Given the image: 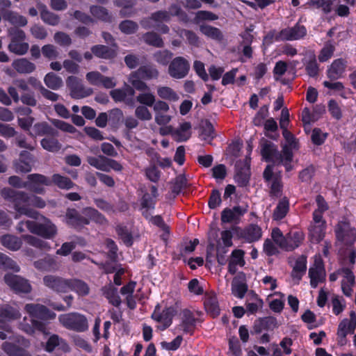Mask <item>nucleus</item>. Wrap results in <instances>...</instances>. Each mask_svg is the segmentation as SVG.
Returning <instances> with one entry per match:
<instances>
[{"mask_svg": "<svg viewBox=\"0 0 356 356\" xmlns=\"http://www.w3.org/2000/svg\"><path fill=\"white\" fill-rule=\"evenodd\" d=\"M248 284L244 282L234 280L232 283V294L238 298H243L248 291Z\"/></svg>", "mask_w": 356, "mask_h": 356, "instance_id": "5fc2aeb1", "label": "nucleus"}, {"mask_svg": "<svg viewBox=\"0 0 356 356\" xmlns=\"http://www.w3.org/2000/svg\"><path fill=\"white\" fill-rule=\"evenodd\" d=\"M34 266L35 268L40 270L50 271L55 268L56 261L54 258L47 256L43 259L35 261L34 262Z\"/></svg>", "mask_w": 356, "mask_h": 356, "instance_id": "603ef678", "label": "nucleus"}, {"mask_svg": "<svg viewBox=\"0 0 356 356\" xmlns=\"http://www.w3.org/2000/svg\"><path fill=\"white\" fill-rule=\"evenodd\" d=\"M133 76L140 77L144 80H150L157 79L159 76V71L152 65H144L134 71Z\"/></svg>", "mask_w": 356, "mask_h": 356, "instance_id": "c756f323", "label": "nucleus"}, {"mask_svg": "<svg viewBox=\"0 0 356 356\" xmlns=\"http://www.w3.org/2000/svg\"><path fill=\"white\" fill-rule=\"evenodd\" d=\"M83 211L90 222L92 221L100 225H106L108 223L106 218L95 208L86 207Z\"/></svg>", "mask_w": 356, "mask_h": 356, "instance_id": "ea45409f", "label": "nucleus"}, {"mask_svg": "<svg viewBox=\"0 0 356 356\" xmlns=\"http://www.w3.org/2000/svg\"><path fill=\"white\" fill-rule=\"evenodd\" d=\"M347 64V61L342 58L334 60L326 71L327 78L330 81H335L342 78Z\"/></svg>", "mask_w": 356, "mask_h": 356, "instance_id": "f3484780", "label": "nucleus"}, {"mask_svg": "<svg viewBox=\"0 0 356 356\" xmlns=\"http://www.w3.org/2000/svg\"><path fill=\"white\" fill-rule=\"evenodd\" d=\"M1 243L5 248L12 251L19 250L22 245V239L12 234L3 235L1 238Z\"/></svg>", "mask_w": 356, "mask_h": 356, "instance_id": "58836bf2", "label": "nucleus"}, {"mask_svg": "<svg viewBox=\"0 0 356 356\" xmlns=\"http://www.w3.org/2000/svg\"><path fill=\"white\" fill-rule=\"evenodd\" d=\"M327 136L328 134L323 132L320 128H314L312 132L311 140L314 145L320 146L325 143Z\"/></svg>", "mask_w": 356, "mask_h": 356, "instance_id": "338daca9", "label": "nucleus"}, {"mask_svg": "<svg viewBox=\"0 0 356 356\" xmlns=\"http://www.w3.org/2000/svg\"><path fill=\"white\" fill-rule=\"evenodd\" d=\"M124 114L120 108H115L108 111V122L113 127H117L122 122Z\"/></svg>", "mask_w": 356, "mask_h": 356, "instance_id": "bf43d9fd", "label": "nucleus"}, {"mask_svg": "<svg viewBox=\"0 0 356 356\" xmlns=\"http://www.w3.org/2000/svg\"><path fill=\"white\" fill-rule=\"evenodd\" d=\"M138 29V24L132 20L126 19L122 21L119 24V29L120 31L127 35L136 33Z\"/></svg>", "mask_w": 356, "mask_h": 356, "instance_id": "680f3d73", "label": "nucleus"}, {"mask_svg": "<svg viewBox=\"0 0 356 356\" xmlns=\"http://www.w3.org/2000/svg\"><path fill=\"white\" fill-rule=\"evenodd\" d=\"M0 269L3 270H13L15 272L19 271V267L16 262L2 252H0Z\"/></svg>", "mask_w": 356, "mask_h": 356, "instance_id": "6e6d98bb", "label": "nucleus"}, {"mask_svg": "<svg viewBox=\"0 0 356 356\" xmlns=\"http://www.w3.org/2000/svg\"><path fill=\"white\" fill-rule=\"evenodd\" d=\"M26 179L27 180L24 181L19 177L13 175L8 178V183L13 187L26 188L35 194L43 195L45 193L44 188L41 186V184H46L47 181L45 175L33 173L28 175Z\"/></svg>", "mask_w": 356, "mask_h": 356, "instance_id": "f03ea898", "label": "nucleus"}, {"mask_svg": "<svg viewBox=\"0 0 356 356\" xmlns=\"http://www.w3.org/2000/svg\"><path fill=\"white\" fill-rule=\"evenodd\" d=\"M309 277L310 278V285L312 289L317 287L320 282L325 280V271L324 264L321 259L316 261L314 267H311L309 269Z\"/></svg>", "mask_w": 356, "mask_h": 356, "instance_id": "6ab92c4d", "label": "nucleus"}, {"mask_svg": "<svg viewBox=\"0 0 356 356\" xmlns=\"http://www.w3.org/2000/svg\"><path fill=\"white\" fill-rule=\"evenodd\" d=\"M250 159H245L243 162H237L236 166L237 171L235 175V181L239 186H246L250 180Z\"/></svg>", "mask_w": 356, "mask_h": 356, "instance_id": "412c9836", "label": "nucleus"}, {"mask_svg": "<svg viewBox=\"0 0 356 356\" xmlns=\"http://www.w3.org/2000/svg\"><path fill=\"white\" fill-rule=\"evenodd\" d=\"M336 241L340 244L352 247L356 243V227L346 218L339 220L334 228Z\"/></svg>", "mask_w": 356, "mask_h": 356, "instance_id": "7ed1b4c3", "label": "nucleus"}, {"mask_svg": "<svg viewBox=\"0 0 356 356\" xmlns=\"http://www.w3.org/2000/svg\"><path fill=\"white\" fill-rule=\"evenodd\" d=\"M24 309L31 318L42 321L53 320L56 316L54 312L41 304L28 303L25 305Z\"/></svg>", "mask_w": 356, "mask_h": 356, "instance_id": "9d476101", "label": "nucleus"}, {"mask_svg": "<svg viewBox=\"0 0 356 356\" xmlns=\"http://www.w3.org/2000/svg\"><path fill=\"white\" fill-rule=\"evenodd\" d=\"M307 74L314 78L318 75L319 65L316 61V56L313 55L311 58L304 63Z\"/></svg>", "mask_w": 356, "mask_h": 356, "instance_id": "13d9d810", "label": "nucleus"}, {"mask_svg": "<svg viewBox=\"0 0 356 356\" xmlns=\"http://www.w3.org/2000/svg\"><path fill=\"white\" fill-rule=\"evenodd\" d=\"M102 293L112 305L119 307L121 305L122 301L118 293V289L111 284L102 288Z\"/></svg>", "mask_w": 356, "mask_h": 356, "instance_id": "e433bc0d", "label": "nucleus"}, {"mask_svg": "<svg viewBox=\"0 0 356 356\" xmlns=\"http://www.w3.org/2000/svg\"><path fill=\"white\" fill-rule=\"evenodd\" d=\"M47 179L46 184H41V186H50L52 184L56 185L60 189L70 190L75 186V184L67 177L63 176L60 174L55 173L51 178L45 176Z\"/></svg>", "mask_w": 356, "mask_h": 356, "instance_id": "4be33fe9", "label": "nucleus"}, {"mask_svg": "<svg viewBox=\"0 0 356 356\" xmlns=\"http://www.w3.org/2000/svg\"><path fill=\"white\" fill-rule=\"evenodd\" d=\"M2 197L9 202L16 211L15 218L24 215L37 219L38 213L29 208L31 196L24 191H19L10 188H3L1 191Z\"/></svg>", "mask_w": 356, "mask_h": 356, "instance_id": "f257e3e1", "label": "nucleus"}, {"mask_svg": "<svg viewBox=\"0 0 356 356\" xmlns=\"http://www.w3.org/2000/svg\"><path fill=\"white\" fill-rule=\"evenodd\" d=\"M261 155L266 162H276L281 157L277 145L273 143L262 138L260 141Z\"/></svg>", "mask_w": 356, "mask_h": 356, "instance_id": "ddd939ff", "label": "nucleus"}, {"mask_svg": "<svg viewBox=\"0 0 356 356\" xmlns=\"http://www.w3.org/2000/svg\"><path fill=\"white\" fill-rule=\"evenodd\" d=\"M65 218L68 225L77 229H80L85 225L90 224L89 219L82 216L75 209H67L65 213Z\"/></svg>", "mask_w": 356, "mask_h": 356, "instance_id": "dca6fc26", "label": "nucleus"}, {"mask_svg": "<svg viewBox=\"0 0 356 356\" xmlns=\"http://www.w3.org/2000/svg\"><path fill=\"white\" fill-rule=\"evenodd\" d=\"M33 133L31 131L29 133L32 137L44 135L56 136L58 135V131L46 122L35 123L33 125Z\"/></svg>", "mask_w": 356, "mask_h": 356, "instance_id": "c85d7f7f", "label": "nucleus"}, {"mask_svg": "<svg viewBox=\"0 0 356 356\" xmlns=\"http://www.w3.org/2000/svg\"><path fill=\"white\" fill-rule=\"evenodd\" d=\"M201 136L204 140H211L215 138V130L212 123L207 120L201 127Z\"/></svg>", "mask_w": 356, "mask_h": 356, "instance_id": "0e129e2a", "label": "nucleus"}, {"mask_svg": "<svg viewBox=\"0 0 356 356\" xmlns=\"http://www.w3.org/2000/svg\"><path fill=\"white\" fill-rule=\"evenodd\" d=\"M118 49L117 43L114 42L112 47L104 44H95L90 48V50L93 55L98 58L113 60L117 56Z\"/></svg>", "mask_w": 356, "mask_h": 356, "instance_id": "4468645a", "label": "nucleus"}, {"mask_svg": "<svg viewBox=\"0 0 356 356\" xmlns=\"http://www.w3.org/2000/svg\"><path fill=\"white\" fill-rule=\"evenodd\" d=\"M280 35L284 37V41L298 40L307 35V29L304 25L296 23L293 27L282 29Z\"/></svg>", "mask_w": 356, "mask_h": 356, "instance_id": "aec40b11", "label": "nucleus"}, {"mask_svg": "<svg viewBox=\"0 0 356 356\" xmlns=\"http://www.w3.org/2000/svg\"><path fill=\"white\" fill-rule=\"evenodd\" d=\"M8 50L16 55H24L29 49V44L24 40L19 42H10L8 46Z\"/></svg>", "mask_w": 356, "mask_h": 356, "instance_id": "3c124183", "label": "nucleus"}, {"mask_svg": "<svg viewBox=\"0 0 356 356\" xmlns=\"http://www.w3.org/2000/svg\"><path fill=\"white\" fill-rule=\"evenodd\" d=\"M60 323L66 329L77 332H83L88 329L86 317L78 312L60 314L58 316Z\"/></svg>", "mask_w": 356, "mask_h": 356, "instance_id": "20e7f679", "label": "nucleus"}, {"mask_svg": "<svg viewBox=\"0 0 356 356\" xmlns=\"http://www.w3.org/2000/svg\"><path fill=\"white\" fill-rule=\"evenodd\" d=\"M200 29L204 35L213 40L221 41L223 39L221 31L216 27L210 25H202Z\"/></svg>", "mask_w": 356, "mask_h": 356, "instance_id": "49530a36", "label": "nucleus"}, {"mask_svg": "<svg viewBox=\"0 0 356 356\" xmlns=\"http://www.w3.org/2000/svg\"><path fill=\"white\" fill-rule=\"evenodd\" d=\"M350 319L344 318L342 320L339 325L337 329V334H339L340 330L346 336L348 334H353L356 328V314L354 312H351L350 314Z\"/></svg>", "mask_w": 356, "mask_h": 356, "instance_id": "72a5a7b5", "label": "nucleus"}, {"mask_svg": "<svg viewBox=\"0 0 356 356\" xmlns=\"http://www.w3.org/2000/svg\"><path fill=\"white\" fill-rule=\"evenodd\" d=\"M143 39L146 44L155 47L160 48L163 47L164 45V42L161 37L154 31L147 32L143 34Z\"/></svg>", "mask_w": 356, "mask_h": 356, "instance_id": "de8ad7c7", "label": "nucleus"}, {"mask_svg": "<svg viewBox=\"0 0 356 356\" xmlns=\"http://www.w3.org/2000/svg\"><path fill=\"white\" fill-rule=\"evenodd\" d=\"M40 144L44 149L51 152H57L62 147L58 139L55 136H47V137L42 139Z\"/></svg>", "mask_w": 356, "mask_h": 356, "instance_id": "c03bdc74", "label": "nucleus"}, {"mask_svg": "<svg viewBox=\"0 0 356 356\" xmlns=\"http://www.w3.org/2000/svg\"><path fill=\"white\" fill-rule=\"evenodd\" d=\"M1 349L8 356H32L31 353L24 348L8 341H5L2 343Z\"/></svg>", "mask_w": 356, "mask_h": 356, "instance_id": "f704fd0d", "label": "nucleus"}, {"mask_svg": "<svg viewBox=\"0 0 356 356\" xmlns=\"http://www.w3.org/2000/svg\"><path fill=\"white\" fill-rule=\"evenodd\" d=\"M307 270V257L304 255L299 257L296 262L293 268L292 276L300 280L302 275Z\"/></svg>", "mask_w": 356, "mask_h": 356, "instance_id": "37998d69", "label": "nucleus"}, {"mask_svg": "<svg viewBox=\"0 0 356 356\" xmlns=\"http://www.w3.org/2000/svg\"><path fill=\"white\" fill-rule=\"evenodd\" d=\"M190 64L182 56L175 58L170 63L168 73L174 79H180L184 78L188 73Z\"/></svg>", "mask_w": 356, "mask_h": 356, "instance_id": "9b49d317", "label": "nucleus"}, {"mask_svg": "<svg viewBox=\"0 0 356 356\" xmlns=\"http://www.w3.org/2000/svg\"><path fill=\"white\" fill-rule=\"evenodd\" d=\"M264 134L266 137L275 140H277L279 136V134L277 133L278 126L277 122L273 118L267 119L264 122Z\"/></svg>", "mask_w": 356, "mask_h": 356, "instance_id": "a18cd8bd", "label": "nucleus"}, {"mask_svg": "<svg viewBox=\"0 0 356 356\" xmlns=\"http://www.w3.org/2000/svg\"><path fill=\"white\" fill-rule=\"evenodd\" d=\"M67 280L52 275H45L42 279L45 286L57 293L67 292Z\"/></svg>", "mask_w": 356, "mask_h": 356, "instance_id": "2eb2a0df", "label": "nucleus"}, {"mask_svg": "<svg viewBox=\"0 0 356 356\" xmlns=\"http://www.w3.org/2000/svg\"><path fill=\"white\" fill-rule=\"evenodd\" d=\"M4 281L15 293L26 294L32 290L29 281L19 275L7 273L4 276Z\"/></svg>", "mask_w": 356, "mask_h": 356, "instance_id": "6e6552de", "label": "nucleus"}, {"mask_svg": "<svg viewBox=\"0 0 356 356\" xmlns=\"http://www.w3.org/2000/svg\"><path fill=\"white\" fill-rule=\"evenodd\" d=\"M21 318V313L17 307L5 305L0 307V323L17 320Z\"/></svg>", "mask_w": 356, "mask_h": 356, "instance_id": "cd10ccee", "label": "nucleus"}, {"mask_svg": "<svg viewBox=\"0 0 356 356\" xmlns=\"http://www.w3.org/2000/svg\"><path fill=\"white\" fill-rule=\"evenodd\" d=\"M28 225L31 229V233L42 236L46 239L53 238L57 234L56 226L48 218L44 217L43 222L33 221Z\"/></svg>", "mask_w": 356, "mask_h": 356, "instance_id": "0eeeda50", "label": "nucleus"}, {"mask_svg": "<svg viewBox=\"0 0 356 356\" xmlns=\"http://www.w3.org/2000/svg\"><path fill=\"white\" fill-rule=\"evenodd\" d=\"M157 94L163 99L177 101L179 99L177 94L171 88L168 86L158 88Z\"/></svg>", "mask_w": 356, "mask_h": 356, "instance_id": "052dcab7", "label": "nucleus"}, {"mask_svg": "<svg viewBox=\"0 0 356 356\" xmlns=\"http://www.w3.org/2000/svg\"><path fill=\"white\" fill-rule=\"evenodd\" d=\"M290 203L287 197H282L273 213V219L274 220H281L286 217L289 211Z\"/></svg>", "mask_w": 356, "mask_h": 356, "instance_id": "7c9ffc66", "label": "nucleus"}, {"mask_svg": "<svg viewBox=\"0 0 356 356\" xmlns=\"http://www.w3.org/2000/svg\"><path fill=\"white\" fill-rule=\"evenodd\" d=\"M44 82L47 88L54 90L60 89L63 85L62 78L54 72L47 73L44 77Z\"/></svg>", "mask_w": 356, "mask_h": 356, "instance_id": "79ce46f5", "label": "nucleus"}, {"mask_svg": "<svg viewBox=\"0 0 356 356\" xmlns=\"http://www.w3.org/2000/svg\"><path fill=\"white\" fill-rule=\"evenodd\" d=\"M326 228V222L321 225L311 223L308 228L310 241L316 244L321 242L325 236Z\"/></svg>", "mask_w": 356, "mask_h": 356, "instance_id": "a878e982", "label": "nucleus"}, {"mask_svg": "<svg viewBox=\"0 0 356 356\" xmlns=\"http://www.w3.org/2000/svg\"><path fill=\"white\" fill-rule=\"evenodd\" d=\"M246 213V209L240 206H234L232 209L225 208L221 212V221L223 223H230L236 221Z\"/></svg>", "mask_w": 356, "mask_h": 356, "instance_id": "393cba45", "label": "nucleus"}, {"mask_svg": "<svg viewBox=\"0 0 356 356\" xmlns=\"http://www.w3.org/2000/svg\"><path fill=\"white\" fill-rule=\"evenodd\" d=\"M72 291L78 295L85 296L89 293V287L88 284L79 279L67 280V291Z\"/></svg>", "mask_w": 356, "mask_h": 356, "instance_id": "c9c22d12", "label": "nucleus"}, {"mask_svg": "<svg viewBox=\"0 0 356 356\" xmlns=\"http://www.w3.org/2000/svg\"><path fill=\"white\" fill-rule=\"evenodd\" d=\"M203 320L195 316L194 313L188 309H184L181 312V321L175 327V332H181L184 334L193 336L197 324H201Z\"/></svg>", "mask_w": 356, "mask_h": 356, "instance_id": "39448f33", "label": "nucleus"}, {"mask_svg": "<svg viewBox=\"0 0 356 356\" xmlns=\"http://www.w3.org/2000/svg\"><path fill=\"white\" fill-rule=\"evenodd\" d=\"M106 246L108 249L107 258L109 259L112 262H116L118 257V248L115 242L111 238H107L106 240Z\"/></svg>", "mask_w": 356, "mask_h": 356, "instance_id": "774afa93", "label": "nucleus"}, {"mask_svg": "<svg viewBox=\"0 0 356 356\" xmlns=\"http://www.w3.org/2000/svg\"><path fill=\"white\" fill-rule=\"evenodd\" d=\"M142 78L133 76V72L129 74L128 81L131 84L132 88L138 91L149 90V87L145 82L143 81Z\"/></svg>", "mask_w": 356, "mask_h": 356, "instance_id": "69168bd1", "label": "nucleus"}, {"mask_svg": "<svg viewBox=\"0 0 356 356\" xmlns=\"http://www.w3.org/2000/svg\"><path fill=\"white\" fill-rule=\"evenodd\" d=\"M12 66L19 74H31L36 69L35 65L25 58L14 60Z\"/></svg>", "mask_w": 356, "mask_h": 356, "instance_id": "2f4dec72", "label": "nucleus"}, {"mask_svg": "<svg viewBox=\"0 0 356 356\" xmlns=\"http://www.w3.org/2000/svg\"><path fill=\"white\" fill-rule=\"evenodd\" d=\"M160 305L158 304L152 314V318L158 323H161L159 330L163 331L168 328L172 323L174 316L177 314V309L173 306L165 307L160 312Z\"/></svg>", "mask_w": 356, "mask_h": 356, "instance_id": "423d86ee", "label": "nucleus"}, {"mask_svg": "<svg viewBox=\"0 0 356 356\" xmlns=\"http://www.w3.org/2000/svg\"><path fill=\"white\" fill-rule=\"evenodd\" d=\"M134 95V89L126 83L122 88H116L110 91V96L115 102H124L130 107L135 106Z\"/></svg>", "mask_w": 356, "mask_h": 356, "instance_id": "1a4fd4ad", "label": "nucleus"}, {"mask_svg": "<svg viewBox=\"0 0 356 356\" xmlns=\"http://www.w3.org/2000/svg\"><path fill=\"white\" fill-rule=\"evenodd\" d=\"M177 33L180 37L186 38L190 45L199 47L200 43V39L194 31L184 29H180Z\"/></svg>", "mask_w": 356, "mask_h": 356, "instance_id": "4d7b16f0", "label": "nucleus"}, {"mask_svg": "<svg viewBox=\"0 0 356 356\" xmlns=\"http://www.w3.org/2000/svg\"><path fill=\"white\" fill-rule=\"evenodd\" d=\"M238 236L245 242L252 243L261 238L262 229L259 225L251 223L241 229Z\"/></svg>", "mask_w": 356, "mask_h": 356, "instance_id": "a211bd4d", "label": "nucleus"}, {"mask_svg": "<svg viewBox=\"0 0 356 356\" xmlns=\"http://www.w3.org/2000/svg\"><path fill=\"white\" fill-rule=\"evenodd\" d=\"M57 347H59V349L63 352L70 351V347L66 341L58 334H53L46 341L44 349L47 353H52Z\"/></svg>", "mask_w": 356, "mask_h": 356, "instance_id": "b1692460", "label": "nucleus"}, {"mask_svg": "<svg viewBox=\"0 0 356 356\" xmlns=\"http://www.w3.org/2000/svg\"><path fill=\"white\" fill-rule=\"evenodd\" d=\"M116 232L127 247H131L133 245V236L126 226L118 225L116 227Z\"/></svg>", "mask_w": 356, "mask_h": 356, "instance_id": "864d4df0", "label": "nucleus"}, {"mask_svg": "<svg viewBox=\"0 0 356 356\" xmlns=\"http://www.w3.org/2000/svg\"><path fill=\"white\" fill-rule=\"evenodd\" d=\"M270 196L271 197H280L282 194L283 191V183L282 181V177L280 175H276L273 180L270 181Z\"/></svg>", "mask_w": 356, "mask_h": 356, "instance_id": "09e8293b", "label": "nucleus"}, {"mask_svg": "<svg viewBox=\"0 0 356 356\" xmlns=\"http://www.w3.org/2000/svg\"><path fill=\"white\" fill-rule=\"evenodd\" d=\"M188 180L184 175H179L172 182L171 191L174 196L178 195L183 189L187 187Z\"/></svg>", "mask_w": 356, "mask_h": 356, "instance_id": "8fccbe9b", "label": "nucleus"}, {"mask_svg": "<svg viewBox=\"0 0 356 356\" xmlns=\"http://www.w3.org/2000/svg\"><path fill=\"white\" fill-rule=\"evenodd\" d=\"M305 235L302 232H291L285 238V243L283 250L286 251H292L298 248L302 243Z\"/></svg>", "mask_w": 356, "mask_h": 356, "instance_id": "bb28decb", "label": "nucleus"}, {"mask_svg": "<svg viewBox=\"0 0 356 356\" xmlns=\"http://www.w3.org/2000/svg\"><path fill=\"white\" fill-rule=\"evenodd\" d=\"M38 9L40 13V17L42 20L45 23L51 26H56L60 22V17L58 15L50 12L46 5L40 4Z\"/></svg>", "mask_w": 356, "mask_h": 356, "instance_id": "4c0bfd02", "label": "nucleus"}, {"mask_svg": "<svg viewBox=\"0 0 356 356\" xmlns=\"http://www.w3.org/2000/svg\"><path fill=\"white\" fill-rule=\"evenodd\" d=\"M90 12L94 17L100 21L104 22H112V16L108 10L103 6L92 5L90 7Z\"/></svg>", "mask_w": 356, "mask_h": 356, "instance_id": "a19ab883", "label": "nucleus"}, {"mask_svg": "<svg viewBox=\"0 0 356 356\" xmlns=\"http://www.w3.org/2000/svg\"><path fill=\"white\" fill-rule=\"evenodd\" d=\"M106 159H107L106 156L102 155L98 157L89 156L87 159V161L91 166L97 168V170L108 172V169L106 168Z\"/></svg>", "mask_w": 356, "mask_h": 356, "instance_id": "e2e57ef3", "label": "nucleus"}, {"mask_svg": "<svg viewBox=\"0 0 356 356\" xmlns=\"http://www.w3.org/2000/svg\"><path fill=\"white\" fill-rule=\"evenodd\" d=\"M277 327H278L277 320L272 316L259 318L254 321V332L257 334L263 330L272 331Z\"/></svg>", "mask_w": 356, "mask_h": 356, "instance_id": "5701e85b", "label": "nucleus"}, {"mask_svg": "<svg viewBox=\"0 0 356 356\" xmlns=\"http://www.w3.org/2000/svg\"><path fill=\"white\" fill-rule=\"evenodd\" d=\"M204 305L206 312L212 318H216L220 315V309L216 295L207 296L204 301Z\"/></svg>", "mask_w": 356, "mask_h": 356, "instance_id": "473e14b6", "label": "nucleus"}, {"mask_svg": "<svg viewBox=\"0 0 356 356\" xmlns=\"http://www.w3.org/2000/svg\"><path fill=\"white\" fill-rule=\"evenodd\" d=\"M66 85L70 91V96L72 99H79L91 95L90 89L86 90L81 84V80L74 76H70L66 79Z\"/></svg>", "mask_w": 356, "mask_h": 356, "instance_id": "f8f14e48", "label": "nucleus"}]
</instances>
